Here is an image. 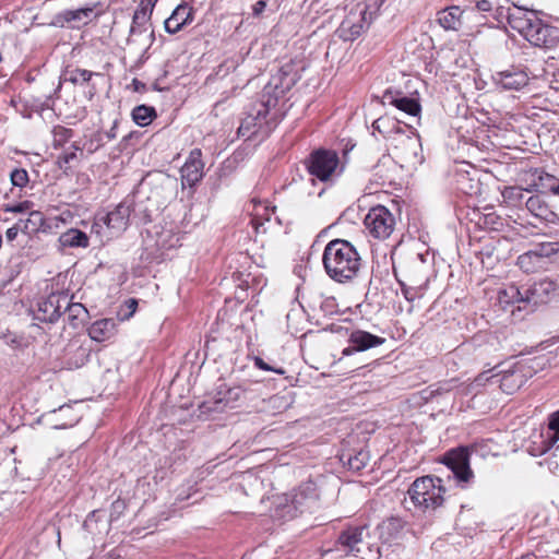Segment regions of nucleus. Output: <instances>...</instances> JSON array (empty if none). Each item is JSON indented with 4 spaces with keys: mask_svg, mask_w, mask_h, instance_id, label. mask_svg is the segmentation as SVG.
<instances>
[{
    "mask_svg": "<svg viewBox=\"0 0 559 559\" xmlns=\"http://www.w3.org/2000/svg\"><path fill=\"white\" fill-rule=\"evenodd\" d=\"M158 0H140L139 9L153 12L154 7Z\"/></svg>",
    "mask_w": 559,
    "mask_h": 559,
    "instance_id": "obj_45",
    "label": "nucleus"
},
{
    "mask_svg": "<svg viewBox=\"0 0 559 559\" xmlns=\"http://www.w3.org/2000/svg\"><path fill=\"white\" fill-rule=\"evenodd\" d=\"M476 8L480 12H489L492 9V4L489 0H479L476 2Z\"/></svg>",
    "mask_w": 559,
    "mask_h": 559,
    "instance_id": "obj_46",
    "label": "nucleus"
},
{
    "mask_svg": "<svg viewBox=\"0 0 559 559\" xmlns=\"http://www.w3.org/2000/svg\"><path fill=\"white\" fill-rule=\"evenodd\" d=\"M509 25L518 31L526 40L536 47L546 50L554 49L559 46V37L556 28L544 24L533 11L508 13Z\"/></svg>",
    "mask_w": 559,
    "mask_h": 559,
    "instance_id": "obj_3",
    "label": "nucleus"
},
{
    "mask_svg": "<svg viewBox=\"0 0 559 559\" xmlns=\"http://www.w3.org/2000/svg\"><path fill=\"white\" fill-rule=\"evenodd\" d=\"M392 143L396 155L406 163H415L418 159V150L420 148V142L412 131L408 133L399 128L394 132Z\"/></svg>",
    "mask_w": 559,
    "mask_h": 559,
    "instance_id": "obj_9",
    "label": "nucleus"
},
{
    "mask_svg": "<svg viewBox=\"0 0 559 559\" xmlns=\"http://www.w3.org/2000/svg\"><path fill=\"white\" fill-rule=\"evenodd\" d=\"M492 81L502 90L519 91L528 84L530 78L524 70L512 67L492 74Z\"/></svg>",
    "mask_w": 559,
    "mask_h": 559,
    "instance_id": "obj_13",
    "label": "nucleus"
},
{
    "mask_svg": "<svg viewBox=\"0 0 559 559\" xmlns=\"http://www.w3.org/2000/svg\"><path fill=\"white\" fill-rule=\"evenodd\" d=\"M73 136V131L64 127L53 129V146L62 147Z\"/></svg>",
    "mask_w": 559,
    "mask_h": 559,
    "instance_id": "obj_35",
    "label": "nucleus"
},
{
    "mask_svg": "<svg viewBox=\"0 0 559 559\" xmlns=\"http://www.w3.org/2000/svg\"><path fill=\"white\" fill-rule=\"evenodd\" d=\"M266 8V2L264 0H259L257 1L253 7H252V11H253V14L254 15H260Z\"/></svg>",
    "mask_w": 559,
    "mask_h": 559,
    "instance_id": "obj_47",
    "label": "nucleus"
},
{
    "mask_svg": "<svg viewBox=\"0 0 559 559\" xmlns=\"http://www.w3.org/2000/svg\"><path fill=\"white\" fill-rule=\"evenodd\" d=\"M94 73L85 69H72L67 71V80L73 84L88 82Z\"/></svg>",
    "mask_w": 559,
    "mask_h": 559,
    "instance_id": "obj_34",
    "label": "nucleus"
},
{
    "mask_svg": "<svg viewBox=\"0 0 559 559\" xmlns=\"http://www.w3.org/2000/svg\"><path fill=\"white\" fill-rule=\"evenodd\" d=\"M117 321L112 318L95 321L88 329V335L96 342H104L115 335Z\"/></svg>",
    "mask_w": 559,
    "mask_h": 559,
    "instance_id": "obj_22",
    "label": "nucleus"
},
{
    "mask_svg": "<svg viewBox=\"0 0 559 559\" xmlns=\"http://www.w3.org/2000/svg\"><path fill=\"white\" fill-rule=\"evenodd\" d=\"M23 223V226L20 227V230L23 233H29V224L32 223L34 225L33 230L37 228V226H40L43 223V215L38 211H32L29 213V218L26 221H21Z\"/></svg>",
    "mask_w": 559,
    "mask_h": 559,
    "instance_id": "obj_38",
    "label": "nucleus"
},
{
    "mask_svg": "<svg viewBox=\"0 0 559 559\" xmlns=\"http://www.w3.org/2000/svg\"><path fill=\"white\" fill-rule=\"evenodd\" d=\"M548 427L554 431L551 440L539 451V454L546 453L559 440V411L552 413L549 418Z\"/></svg>",
    "mask_w": 559,
    "mask_h": 559,
    "instance_id": "obj_33",
    "label": "nucleus"
},
{
    "mask_svg": "<svg viewBox=\"0 0 559 559\" xmlns=\"http://www.w3.org/2000/svg\"><path fill=\"white\" fill-rule=\"evenodd\" d=\"M443 463L459 481L468 483L474 476L469 467V453L466 449L460 448L449 451L444 455Z\"/></svg>",
    "mask_w": 559,
    "mask_h": 559,
    "instance_id": "obj_10",
    "label": "nucleus"
},
{
    "mask_svg": "<svg viewBox=\"0 0 559 559\" xmlns=\"http://www.w3.org/2000/svg\"><path fill=\"white\" fill-rule=\"evenodd\" d=\"M80 147L76 144H71L68 148H66L62 154H60L57 158V165L60 169H62L66 174L71 168V165L74 162L79 160L78 152Z\"/></svg>",
    "mask_w": 559,
    "mask_h": 559,
    "instance_id": "obj_28",
    "label": "nucleus"
},
{
    "mask_svg": "<svg viewBox=\"0 0 559 559\" xmlns=\"http://www.w3.org/2000/svg\"><path fill=\"white\" fill-rule=\"evenodd\" d=\"M490 372L491 370H488V371H484L481 372L480 374H478L475 380H474V384L476 386H481V385H485L489 380H491L492 378H495V376H490Z\"/></svg>",
    "mask_w": 559,
    "mask_h": 559,
    "instance_id": "obj_44",
    "label": "nucleus"
},
{
    "mask_svg": "<svg viewBox=\"0 0 559 559\" xmlns=\"http://www.w3.org/2000/svg\"><path fill=\"white\" fill-rule=\"evenodd\" d=\"M201 157L202 153L200 148H194L190 152L187 162L180 170L182 185L193 187L202 179L204 164Z\"/></svg>",
    "mask_w": 559,
    "mask_h": 559,
    "instance_id": "obj_14",
    "label": "nucleus"
},
{
    "mask_svg": "<svg viewBox=\"0 0 559 559\" xmlns=\"http://www.w3.org/2000/svg\"><path fill=\"white\" fill-rule=\"evenodd\" d=\"M508 378H509L508 376H504V377L502 378V381H506Z\"/></svg>",
    "mask_w": 559,
    "mask_h": 559,
    "instance_id": "obj_57",
    "label": "nucleus"
},
{
    "mask_svg": "<svg viewBox=\"0 0 559 559\" xmlns=\"http://www.w3.org/2000/svg\"><path fill=\"white\" fill-rule=\"evenodd\" d=\"M136 306H138V302L135 299H129L127 301V307L129 309V313L124 314L123 319H129L135 312Z\"/></svg>",
    "mask_w": 559,
    "mask_h": 559,
    "instance_id": "obj_49",
    "label": "nucleus"
},
{
    "mask_svg": "<svg viewBox=\"0 0 559 559\" xmlns=\"http://www.w3.org/2000/svg\"><path fill=\"white\" fill-rule=\"evenodd\" d=\"M395 107L411 116H417L420 111V105L416 99L402 95L396 102Z\"/></svg>",
    "mask_w": 559,
    "mask_h": 559,
    "instance_id": "obj_32",
    "label": "nucleus"
},
{
    "mask_svg": "<svg viewBox=\"0 0 559 559\" xmlns=\"http://www.w3.org/2000/svg\"><path fill=\"white\" fill-rule=\"evenodd\" d=\"M382 2L383 0L379 4L377 0L373 4L366 3V0L355 2L336 31L338 37L345 41L359 37L369 26Z\"/></svg>",
    "mask_w": 559,
    "mask_h": 559,
    "instance_id": "obj_4",
    "label": "nucleus"
},
{
    "mask_svg": "<svg viewBox=\"0 0 559 559\" xmlns=\"http://www.w3.org/2000/svg\"><path fill=\"white\" fill-rule=\"evenodd\" d=\"M439 477L425 476L417 478L407 493L413 504L420 510H435L443 503L445 489Z\"/></svg>",
    "mask_w": 559,
    "mask_h": 559,
    "instance_id": "obj_5",
    "label": "nucleus"
},
{
    "mask_svg": "<svg viewBox=\"0 0 559 559\" xmlns=\"http://www.w3.org/2000/svg\"><path fill=\"white\" fill-rule=\"evenodd\" d=\"M53 429H67L72 427L78 418L73 413V408L70 405H61L59 408L48 412L38 419Z\"/></svg>",
    "mask_w": 559,
    "mask_h": 559,
    "instance_id": "obj_15",
    "label": "nucleus"
},
{
    "mask_svg": "<svg viewBox=\"0 0 559 559\" xmlns=\"http://www.w3.org/2000/svg\"><path fill=\"white\" fill-rule=\"evenodd\" d=\"M155 116V109L145 105L136 106L132 110V118L134 122L141 127L150 124Z\"/></svg>",
    "mask_w": 559,
    "mask_h": 559,
    "instance_id": "obj_30",
    "label": "nucleus"
},
{
    "mask_svg": "<svg viewBox=\"0 0 559 559\" xmlns=\"http://www.w3.org/2000/svg\"><path fill=\"white\" fill-rule=\"evenodd\" d=\"M499 302L501 305L527 302V298L526 295L524 296L516 286L511 285L499 292Z\"/></svg>",
    "mask_w": 559,
    "mask_h": 559,
    "instance_id": "obj_29",
    "label": "nucleus"
},
{
    "mask_svg": "<svg viewBox=\"0 0 559 559\" xmlns=\"http://www.w3.org/2000/svg\"><path fill=\"white\" fill-rule=\"evenodd\" d=\"M152 12L136 9L133 19H132V25L130 29V36L142 34L144 32L148 31V21L151 19Z\"/></svg>",
    "mask_w": 559,
    "mask_h": 559,
    "instance_id": "obj_27",
    "label": "nucleus"
},
{
    "mask_svg": "<svg viewBox=\"0 0 559 559\" xmlns=\"http://www.w3.org/2000/svg\"><path fill=\"white\" fill-rule=\"evenodd\" d=\"M132 86L135 92H141L145 90V84L139 81L138 79H133Z\"/></svg>",
    "mask_w": 559,
    "mask_h": 559,
    "instance_id": "obj_50",
    "label": "nucleus"
},
{
    "mask_svg": "<svg viewBox=\"0 0 559 559\" xmlns=\"http://www.w3.org/2000/svg\"><path fill=\"white\" fill-rule=\"evenodd\" d=\"M502 195L506 200L516 203L522 200L523 190L519 187H507L503 190Z\"/></svg>",
    "mask_w": 559,
    "mask_h": 559,
    "instance_id": "obj_39",
    "label": "nucleus"
},
{
    "mask_svg": "<svg viewBox=\"0 0 559 559\" xmlns=\"http://www.w3.org/2000/svg\"><path fill=\"white\" fill-rule=\"evenodd\" d=\"M68 294L53 293L38 304L37 319L45 322H55L62 314V307L68 304Z\"/></svg>",
    "mask_w": 559,
    "mask_h": 559,
    "instance_id": "obj_11",
    "label": "nucleus"
},
{
    "mask_svg": "<svg viewBox=\"0 0 559 559\" xmlns=\"http://www.w3.org/2000/svg\"><path fill=\"white\" fill-rule=\"evenodd\" d=\"M60 241L63 246L68 247H82L86 248L88 246V237L85 233L79 229H70L67 233H63L60 237Z\"/></svg>",
    "mask_w": 559,
    "mask_h": 559,
    "instance_id": "obj_26",
    "label": "nucleus"
},
{
    "mask_svg": "<svg viewBox=\"0 0 559 559\" xmlns=\"http://www.w3.org/2000/svg\"><path fill=\"white\" fill-rule=\"evenodd\" d=\"M558 286L556 282L549 278L540 280L526 289L527 304L534 305L547 302L551 295L555 294Z\"/></svg>",
    "mask_w": 559,
    "mask_h": 559,
    "instance_id": "obj_19",
    "label": "nucleus"
},
{
    "mask_svg": "<svg viewBox=\"0 0 559 559\" xmlns=\"http://www.w3.org/2000/svg\"><path fill=\"white\" fill-rule=\"evenodd\" d=\"M526 209L536 217L548 219L552 212L539 195H532L525 202Z\"/></svg>",
    "mask_w": 559,
    "mask_h": 559,
    "instance_id": "obj_25",
    "label": "nucleus"
},
{
    "mask_svg": "<svg viewBox=\"0 0 559 559\" xmlns=\"http://www.w3.org/2000/svg\"><path fill=\"white\" fill-rule=\"evenodd\" d=\"M549 247L551 252H557L559 250V243L557 242L550 243Z\"/></svg>",
    "mask_w": 559,
    "mask_h": 559,
    "instance_id": "obj_51",
    "label": "nucleus"
},
{
    "mask_svg": "<svg viewBox=\"0 0 559 559\" xmlns=\"http://www.w3.org/2000/svg\"><path fill=\"white\" fill-rule=\"evenodd\" d=\"M68 305L62 307V313L68 316V319L71 322H74L75 320L80 319L81 317H84L87 312L85 307L82 304L79 302H71L70 298L68 297ZM75 325V323H73Z\"/></svg>",
    "mask_w": 559,
    "mask_h": 559,
    "instance_id": "obj_31",
    "label": "nucleus"
},
{
    "mask_svg": "<svg viewBox=\"0 0 559 559\" xmlns=\"http://www.w3.org/2000/svg\"><path fill=\"white\" fill-rule=\"evenodd\" d=\"M473 190H474V186H473V185H471V187H469V191L465 190V192H466V193H472V192H473Z\"/></svg>",
    "mask_w": 559,
    "mask_h": 559,
    "instance_id": "obj_54",
    "label": "nucleus"
},
{
    "mask_svg": "<svg viewBox=\"0 0 559 559\" xmlns=\"http://www.w3.org/2000/svg\"><path fill=\"white\" fill-rule=\"evenodd\" d=\"M367 454L359 452L356 456L348 460V465L352 469L359 471L366 465Z\"/></svg>",
    "mask_w": 559,
    "mask_h": 559,
    "instance_id": "obj_41",
    "label": "nucleus"
},
{
    "mask_svg": "<svg viewBox=\"0 0 559 559\" xmlns=\"http://www.w3.org/2000/svg\"><path fill=\"white\" fill-rule=\"evenodd\" d=\"M254 366L261 370H264V371H273L275 373H278V374H284L285 373V370L283 368H275V367H272L270 366L269 364H266L262 358L260 357H254Z\"/></svg>",
    "mask_w": 559,
    "mask_h": 559,
    "instance_id": "obj_42",
    "label": "nucleus"
},
{
    "mask_svg": "<svg viewBox=\"0 0 559 559\" xmlns=\"http://www.w3.org/2000/svg\"><path fill=\"white\" fill-rule=\"evenodd\" d=\"M365 227L376 239H386L395 227L393 214L383 205L371 207L364 219Z\"/></svg>",
    "mask_w": 559,
    "mask_h": 559,
    "instance_id": "obj_8",
    "label": "nucleus"
},
{
    "mask_svg": "<svg viewBox=\"0 0 559 559\" xmlns=\"http://www.w3.org/2000/svg\"><path fill=\"white\" fill-rule=\"evenodd\" d=\"M349 343L353 345V348H345L343 355H349L353 350L365 352L381 346L385 343V338L362 330H355L349 335Z\"/></svg>",
    "mask_w": 559,
    "mask_h": 559,
    "instance_id": "obj_16",
    "label": "nucleus"
},
{
    "mask_svg": "<svg viewBox=\"0 0 559 559\" xmlns=\"http://www.w3.org/2000/svg\"><path fill=\"white\" fill-rule=\"evenodd\" d=\"M33 203L31 201H23L17 204H5L3 211L5 213H24L31 210Z\"/></svg>",
    "mask_w": 559,
    "mask_h": 559,
    "instance_id": "obj_40",
    "label": "nucleus"
},
{
    "mask_svg": "<svg viewBox=\"0 0 559 559\" xmlns=\"http://www.w3.org/2000/svg\"><path fill=\"white\" fill-rule=\"evenodd\" d=\"M401 128L399 121L390 117H380L372 123L373 132L377 131L386 139L393 140L394 132Z\"/></svg>",
    "mask_w": 559,
    "mask_h": 559,
    "instance_id": "obj_24",
    "label": "nucleus"
},
{
    "mask_svg": "<svg viewBox=\"0 0 559 559\" xmlns=\"http://www.w3.org/2000/svg\"><path fill=\"white\" fill-rule=\"evenodd\" d=\"M366 526H349L337 538V545L342 547L346 555H356L360 551V545L364 542V532Z\"/></svg>",
    "mask_w": 559,
    "mask_h": 559,
    "instance_id": "obj_17",
    "label": "nucleus"
},
{
    "mask_svg": "<svg viewBox=\"0 0 559 559\" xmlns=\"http://www.w3.org/2000/svg\"><path fill=\"white\" fill-rule=\"evenodd\" d=\"M318 497L313 481L302 483L294 492L278 498L276 512L283 519H293L298 512L311 509L317 503Z\"/></svg>",
    "mask_w": 559,
    "mask_h": 559,
    "instance_id": "obj_6",
    "label": "nucleus"
},
{
    "mask_svg": "<svg viewBox=\"0 0 559 559\" xmlns=\"http://www.w3.org/2000/svg\"><path fill=\"white\" fill-rule=\"evenodd\" d=\"M401 128H402L403 130H405L407 133L411 131V130H407V126H404V128H403V127H401Z\"/></svg>",
    "mask_w": 559,
    "mask_h": 559,
    "instance_id": "obj_56",
    "label": "nucleus"
},
{
    "mask_svg": "<svg viewBox=\"0 0 559 559\" xmlns=\"http://www.w3.org/2000/svg\"><path fill=\"white\" fill-rule=\"evenodd\" d=\"M424 259L421 254H418L415 259V261L412 263L409 267V273L407 275V284H409V278H419L420 276H426V272L424 271Z\"/></svg>",
    "mask_w": 559,
    "mask_h": 559,
    "instance_id": "obj_36",
    "label": "nucleus"
},
{
    "mask_svg": "<svg viewBox=\"0 0 559 559\" xmlns=\"http://www.w3.org/2000/svg\"><path fill=\"white\" fill-rule=\"evenodd\" d=\"M293 66L287 63L273 75L264 86L259 102L252 104L238 128L239 136L250 138L259 132L269 133L274 127L275 114L272 112L278 99L296 83Z\"/></svg>",
    "mask_w": 559,
    "mask_h": 559,
    "instance_id": "obj_1",
    "label": "nucleus"
},
{
    "mask_svg": "<svg viewBox=\"0 0 559 559\" xmlns=\"http://www.w3.org/2000/svg\"><path fill=\"white\" fill-rule=\"evenodd\" d=\"M463 11L457 5H451L437 13V22L445 31H457L462 25Z\"/></svg>",
    "mask_w": 559,
    "mask_h": 559,
    "instance_id": "obj_21",
    "label": "nucleus"
},
{
    "mask_svg": "<svg viewBox=\"0 0 559 559\" xmlns=\"http://www.w3.org/2000/svg\"><path fill=\"white\" fill-rule=\"evenodd\" d=\"M550 190H551L555 194L559 195V182H558L557 185L552 186V187L550 188Z\"/></svg>",
    "mask_w": 559,
    "mask_h": 559,
    "instance_id": "obj_52",
    "label": "nucleus"
},
{
    "mask_svg": "<svg viewBox=\"0 0 559 559\" xmlns=\"http://www.w3.org/2000/svg\"><path fill=\"white\" fill-rule=\"evenodd\" d=\"M19 231H20V227L17 225L8 228L7 231H5L7 239L9 241L14 240L16 238Z\"/></svg>",
    "mask_w": 559,
    "mask_h": 559,
    "instance_id": "obj_48",
    "label": "nucleus"
},
{
    "mask_svg": "<svg viewBox=\"0 0 559 559\" xmlns=\"http://www.w3.org/2000/svg\"><path fill=\"white\" fill-rule=\"evenodd\" d=\"M264 210H265V216H266V221H270V214H269V209L266 206H264Z\"/></svg>",
    "mask_w": 559,
    "mask_h": 559,
    "instance_id": "obj_53",
    "label": "nucleus"
},
{
    "mask_svg": "<svg viewBox=\"0 0 559 559\" xmlns=\"http://www.w3.org/2000/svg\"><path fill=\"white\" fill-rule=\"evenodd\" d=\"M497 12L499 13V15H502V8L498 9Z\"/></svg>",
    "mask_w": 559,
    "mask_h": 559,
    "instance_id": "obj_55",
    "label": "nucleus"
},
{
    "mask_svg": "<svg viewBox=\"0 0 559 559\" xmlns=\"http://www.w3.org/2000/svg\"><path fill=\"white\" fill-rule=\"evenodd\" d=\"M306 167L313 178L322 182H331L342 173L337 153L324 148L313 151L306 160Z\"/></svg>",
    "mask_w": 559,
    "mask_h": 559,
    "instance_id": "obj_7",
    "label": "nucleus"
},
{
    "mask_svg": "<svg viewBox=\"0 0 559 559\" xmlns=\"http://www.w3.org/2000/svg\"><path fill=\"white\" fill-rule=\"evenodd\" d=\"M10 180L14 187L24 188L27 186L29 178L24 168H15L10 174Z\"/></svg>",
    "mask_w": 559,
    "mask_h": 559,
    "instance_id": "obj_37",
    "label": "nucleus"
},
{
    "mask_svg": "<svg viewBox=\"0 0 559 559\" xmlns=\"http://www.w3.org/2000/svg\"><path fill=\"white\" fill-rule=\"evenodd\" d=\"M401 96L400 92H394L391 90H386L382 95V104L383 105H393L395 106L396 102L399 100Z\"/></svg>",
    "mask_w": 559,
    "mask_h": 559,
    "instance_id": "obj_43",
    "label": "nucleus"
},
{
    "mask_svg": "<svg viewBox=\"0 0 559 559\" xmlns=\"http://www.w3.org/2000/svg\"><path fill=\"white\" fill-rule=\"evenodd\" d=\"M193 8L187 3L179 4L171 15L165 21V29L169 34H176L192 22Z\"/></svg>",
    "mask_w": 559,
    "mask_h": 559,
    "instance_id": "obj_18",
    "label": "nucleus"
},
{
    "mask_svg": "<svg viewBox=\"0 0 559 559\" xmlns=\"http://www.w3.org/2000/svg\"><path fill=\"white\" fill-rule=\"evenodd\" d=\"M130 214L131 205L127 202H121L115 210L99 217L98 222L106 225L112 236H117L128 228Z\"/></svg>",
    "mask_w": 559,
    "mask_h": 559,
    "instance_id": "obj_12",
    "label": "nucleus"
},
{
    "mask_svg": "<svg viewBox=\"0 0 559 559\" xmlns=\"http://www.w3.org/2000/svg\"><path fill=\"white\" fill-rule=\"evenodd\" d=\"M322 261L332 280L345 283L357 275L361 259L349 241L334 239L325 246Z\"/></svg>",
    "mask_w": 559,
    "mask_h": 559,
    "instance_id": "obj_2",
    "label": "nucleus"
},
{
    "mask_svg": "<svg viewBox=\"0 0 559 559\" xmlns=\"http://www.w3.org/2000/svg\"><path fill=\"white\" fill-rule=\"evenodd\" d=\"M93 14L92 8H80L76 10H66L60 12L53 17L52 25L63 27L70 23H82L86 24V22L91 19Z\"/></svg>",
    "mask_w": 559,
    "mask_h": 559,
    "instance_id": "obj_20",
    "label": "nucleus"
},
{
    "mask_svg": "<svg viewBox=\"0 0 559 559\" xmlns=\"http://www.w3.org/2000/svg\"><path fill=\"white\" fill-rule=\"evenodd\" d=\"M428 278L420 276L419 278H409V284L400 281L401 290L407 301H414L423 297L424 290L427 286Z\"/></svg>",
    "mask_w": 559,
    "mask_h": 559,
    "instance_id": "obj_23",
    "label": "nucleus"
}]
</instances>
